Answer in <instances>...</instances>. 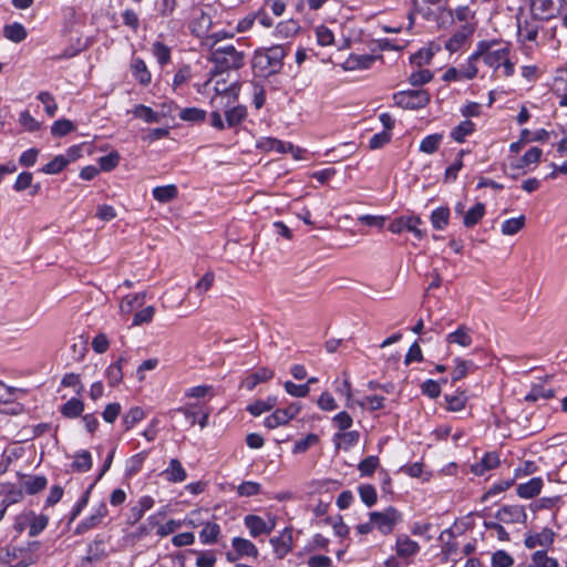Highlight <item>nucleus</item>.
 <instances>
[{"mask_svg": "<svg viewBox=\"0 0 567 567\" xmlns=\"http://www.w3.org/2000/svg\"><path fill=\"white\" fill-rule=\"evenodd\" d=\"M567 7V0H532V14L542 20L557 17Z\"/></svg>", "mask_w": 567, "mask_h": 567, "instance_id": "nucleus-9", "label": "nucleus"}, {"mask_svg": "<svg viewBox=\"0 0 567 567\" xmlns=\"http://www.w3.org/2000/svg\"><path fill=\"white\" fill-rule=\"evenodd\" d=\"M231 546L234 551H236L240 558L251 557L257 558L259 555L258 548L256 545L246 538L243 537H234L231 539Z\"/></svg>", "mask_w": 567, "mask_h": 567, "instance_id": "nucleus-20", "label": "nucleus"}, {"mask_svg": "<svg viewBox=\"0 0 567 567\" xmlns=\"http://www.w3.org/2000/svg\"><path fill=\"white\" fill-rule=\"evenodd\" d=\"M277 405V398L269 396L264 401H256L255 403L248 405L247 410L250 414L258 416L264 412L272 410Z\"/></svg>", "mask_w": 567, "mask_h": 567, "instance_id": "nucleus-48", "label": "nucleus"}, {"mask_svg": "<svg viewBox=\"0 0 567 567\" xmlns=\"http://www.w3.org/2000/svg\"><path fill=\"white\" fill-rule=\"evenodd\" d=\"M71 467L76 472H87L92 467L91 453L86 450H82L79 453H76Z\"/></svg>", "mask_w": 567, "mask_h": 567, "instance_id": "nucleus-40", "label": "nucleus"}, {"mask_svg": "<svg viewBox=\"0 0 567 567\" xmlns=\"http://www.w3.org/2000/svg\"><path fill=\"white\" fill-rule=\"evenodd\" d=\"M84 410V404L76 398L70 399L61 408V413L66 417H78Z\"/></svg>", "mask_w": 567, "mask_h": 567, "instance_id": "nucleus-50", "label": "nucleus"}, {"mask_svg": "<svg viewBox=\"0 0 567 567\" xmlns=\"http://www.w3.org/2000/svg\"><path fill=\"white\" fill-rule=\"evenodd\" d=\"M480 59L493 69L496 76L511 78L515 73L512 45L508 42L481 41L476 47Z\"/></svg>", "mask_w": 567, "mask_h": 567, "instance_id": "nucleus-1", "label": "nucleus"}, {"mask_svg": "<svg viewBox=\"0 0 567 567\" xmlns=\"http://www.w3.org/2000/svg\"><path fill=\"white\" fill-rule=\"evenodd\" d=\"M125 361L123 357H121L115 363L111 364L105 372L107 382L111 386H115L122 382L123 372H122V363Z\"/></svg>", "mask_w": 567, "mask_h": 567, "instance_id": "nucleus-42", "label": "nucleus"}, {"mask_svg": "<svg viewBox=\"0 0 567 567\" xmlns=\"http://www.w3.org/2000/svg\"><path fill=\"white\" fill-rule=\"evenodd\" d=\"M131 69L134 78L138 81V83L142 85H147L151 82V73L142 59L134 58L131 63Z\"/></svg>", "mask_w": 567, "mask_h": 567, "instance_id": "nucleus-30", "label": "nucleus"}, {"mask_svg": "<svg viewBox=\"0 0 567 567\" xmlns=\"http://www.w3.org/2000/svg\"><path fill=\"white\" fill-rule=\"evenodd\" d=\"M514 558L505 550H497L492 555V567H512Z\"/></svg>", "mask_w": 567, "mask_h": 567, "instance_id": "nucleus-58", "label": "nucleus"}, {"mask_svg": "<svg viewBox=\"0 0 567 567\" xmlns=\"http://www.w3.org/2000/svg\"><path fill=\"white\" fill-rule=\"evenodd\" d=\"M319 442V436L317 434L310 433L305 439L298 440L295 442L292 453L300 454L305 453L309 447L316 445Z\"/></svg>", "mask_w": 567, "mask_h": 567, "instance_id": "nucleus-54", "label": "nucleus"}, {"mask_svg": "<svg viewBox=\"0 0 567 567\" xmlns=\"http://www.w3.org/2000/svg\"><path fill=\"white\" fill-rule=\"evenodd\" d=\"M290 421L287 412L284 409H277L271 415L267 416L264 421V425L268 429H275L280 425H285Z\"/></svg>", "mask_w": 567, "mask_h": 567, "instance_id": "nucleus-49", "label": "nucleus"}, {"mask_svg": "<svg viewBox=\"0 0 567 567\" xmlns=\"http://www.w3.org/2000/svg\"><path fill=\"white\" fill-rule=\"evenodd\" d=\"M3 35L6 39L14 43H20L27 38L28 33L23 24L13 22L4 25Z\"/></svg>", "mask_w": 567, "mask_h": 567, "instance_id": "nucleus-31", "label": "nucleus"}, {"mask_svg": "<svg viewBox=\"0 0 567 567\" xmlns=\"http://www.w3.org/2000/svg\"><path fill=\"white\" fill-rule=\"evenodd\" d=\"M360 433L358 431H342L333 435V442L337 449L350 450L358 444Z\"/></svg>", "mask_w": 567, "mask_h": 567, "instance_id": "nucleus-27", "label": "nucleus"}, {"mask_svg": "<svg viewBox=\"0 0 567 567\" xmlns=\"http://www.w3.org/2000/svg\"><path fill=\"white\" fill-rule=\"evenodd\" d=\"M471 329L466 326H460L455 331L446 336L447 343H455L461 347H470L472 344Z\"/></svg>", "mask_w": 567, "mask_h": 567, "instance_id": "nucleus-28", "label": "nucleus"}, {"mask_svg": "<svg viewBox=\"0 0 567 567\" xmlns=\"http://www.w3.org/2000/svg\"><path fill=\"white\" fill-rule=\"evenodd\" d=\"M225 120L228 127H235L243 123L247 117V109L244 105L231 104L229 107H224Z\"/></svg>", "mask_w": 567, "mask_h": 567, "instance_id": "nucleus-24", "label": "nucleus"}, {"mask_svg": "<svg viewBox=\"0 0 567 567\" xmlns=\"http://www.w3.org/2000/svg\"><path fill=\"white\" fill-rule=\"evenodd\" d=\"M245 526L249 529L251 537L256 538L262 534H270L271 526H267V522L257 515H247L244 518Z\"/></svg>", "mask_w": 567, "mask_h": 567, "instance_id": "nucleus-21", "label": "nucleus"}, {"mask_svg": "<svg viewBox=\"0 0 567 567\" xmlns=\"http://www.w3.org/2000/svg\"><path fill=\"white\" fill-rule=\"evenodd\" d=\"M554 539V530L545 527L539 533L528 534L525 537L524 544L529 549L540 547L542 549L546 550L548 547L553 545Z\"/></svg>", "mask_w": 567, "mask_h": 567, "instance_id": "nucleus-13", "label": "nucleus"}, {"mask_svg": "<svg viewBox=\"0 0 567 567\" xmlns=\"http://www.w3.org/2000/svg\"><path fill=\"white\" fill-rule=\"evenodd\" d=\"M35 563L32 554L22 548H6L0 551V567H29Z\"/></svg>", "mask_w": 567, "mask_h": 567, "instance_id": "nucleus-8", "label": "nucleus"}, {"mask_svg": "<svg viewBox=\"0 0 567 567\" xmlns=\"http://www.w3.org/2000/svg\"><path fill=\"white\" fill-rule=\"evenodd\" d=\"M25 395V390L13 388L0 381V404H9Z\"/></svg>", "mask_w": 567, "mask_h": 567, "instance_id": "nucleus-32", "label": "nucleus"}, {"mask_svg": "<svg viewBox=\"0 0 567 567\" xmlns=\"http://www.w3.org/2000/svg\"><path fill=\"white\" fill-rule=\"evenodd\" d=\"M145 417L144 411L138 408H132L123 417V423L126 430L132 429L136 423L142 421Z\"/></svg>", "mask_w": 567, "mask_h": 567, "instance_id": "nucleus-57", "label": "nucleus"}, {"mask_svg": "<svg viewBox=\"0 0 567 567\" xmlns=\"http://www.w3.org/2000/svg\"><path fill=\"white\" fill-rule=\"evenodd\" d=\"M543 486L544 482L542 477H533L526 483L518 484L516 492L522 498H533L540 493Z\"/></svg>", "mask_w": 567, "mask_h": 567, "instance_id": "nucleus-23", "label": "nucleus"}, {"mask_svg": "<svg viewBox=\"0 0 567 567\" xmlns=\"http://www.w3.org/2000/svg\"><path fill=\"white\" fill-rule=\"evenodd\" d=\"M300 30L299 22L289 19L279 22L275 28V37L279 39H290L293 38Z\"/></svg>", "mask_w": 567, "mask_h": 567, "instance_id": "nucleus-29", "label": "nucleus"}, {"mask_svg": "<svg viewBox=\"0 0 567 567\" xmlns=\"http://www.w3.org/2000/svg\"><path fill=\"white\" fill-rule=\"evenodd\" d=\"M518 567H559V565L555 558L548 556L547 550L538 549L532 554L528 561Z\"/></svg>", "mask_w": 567, "mask_h": 567, "instance_id": "nucleus-19", "label": "nucleus"}, {"mask_svg": "<svg viewBox=\"0 0 567 567\" xmlns=\"http://www.w3.org/2000/svg\"><path fill=\"white\" fill-rule=\"evenodd\" d=\"M47 483L48 481L44 476H27L22 481V487L28 494L32 495L43 489Z\"/></svg>", "mask_w": 567, "mask_h": 567, "instance_id": "nucleus-43", "label": "nucleus"}, {"mask_svg": "<svg viewBox=\"0 0 567 567\" xmlns=\"http://www.w3.org/2000/svg\"><path fill=\"white\" fill-rule=\"evenodd\" d=\"M542 28V19L537 17H523L517 18V37L518 41L535 42L538 37V31Z\"/></svg>", "mask_w": 567, "mask_h": 567, "instance_id": "nucleus-10", "label": "nucleus"}, {"mask_svg": "<svg viewBox=\"0 0 567 567\" xmlns=\"http://www.w3.org/2000/svg\"><path fill=\"white\" fill-rule=\"evenodd\" d=\"M208 60L214 63V69L210 71L214 78L224 72L240 69L245 63V54L234 45H225L213 49ZM212 80L209 79L205 85H208Z\"/></svg>", "mask_w": 567, "mask_h": 567, "instance_id": "nucleus-4", "label": "nucleus"}, {"mask_svg": "<svg viewBox=\"0 0 567 567\" xmlns=\"http://www.w3.org/2000/svg\"><path fill=\"white\" fill-rule=\"evenodd\" d=\"M163 475L168 482L182 483L186 480L187 474L182 463L177 458H172Z\"/></svg>", "mask_w": 567, "mask_h": 567, "instance_id": "nucleus-26", "label": "nucleus"}, {"mask_svg": "<svg viewBox=\"0 0 567 567\" xmlns=\"http://www.w3.org/2000/svg\"><path fill=\"white\" fill-rule=\"evenodd\" d=\"M455 363L456 364L452 371V382H456L466 377L468 370L474 367V363L472 361L461 359H456Z\"/></svg>", "mask_w": 567, "mask_h": 567, "instance_id": "nucleus-55", "label": "nucleus"}, {"mask_svg": "<svg viewBox=\"0 0 567 567\" xmlns=\"http://www.w3.org/2000/svg\"><path fill=\"white\" fill-rule=\"evenodd\" d=\"M478 60H480V55L477 54V51L475 50V52L468 56L466 63L458 68L460 72L462 74V78L464 80H472L477 75L478 69L476 66V62Z\"/></svg>", "mask_w": 567, "mask_h": 567, "instance_id": "nucleus-39", "label": "nucleus"}, {"mask_svg": "<svg viewBox=\"0 0 567 567\" xmlns=\"http://www.w3.org/2000/svg\"><path fill=\"white\" fill-rule=\"evenodd\" d=\"M284 386L287 393L295 398H305L310 392L308 384H296L291 381H286Z\"/></svg>", "mask_w": 567, "mask_h": 567, "instance_id": "nucleus-60", "label": "nucleus"}, {"mask_svg": "<svg viewBox=\"0 0 567 567\" xmlns=\"http://www.w3.org/2000/svg\"><path fill=\"white\" fill-rule=\"evenodd\" d=\"M145 293L127 295L123 298L120 309L122 313H130L135 307H141L144 303Z\"/></svg>", "mask_w": 567, "mask_h": 567, "instance_id": "nucleus-47", "label": "nucleus"}, {"mask_svg": "<svg viewBox=\"0 0 567 567\" xmlns=\"http://www.w3.org/2000/svg\"><path fill=\"white\" fill-rule=\"evenodd\" d=\"M107 515V507L105 503H100L95 508L94 512L83 520H81L76 528L75 534L82 535L86 533L87 530L96 527L102 523L104 517Z\"/></svg>", "mask_w": 567, "mask_h": 567, "instance_id": "nucleus-15", "label": "nucleus"}, {"mask_svg": "<svg viewBox=\"0 0 567 567\" xmlns=\"http://www.w3.org/2000/svg\"><path fill=\"white\" fill-rule=\"evenodd\" d=\"M450 219V209L447 207H439L431 214V223L437 230L444 229Z\"/></svg>", "mask_w": 567, "mask_h": 567, "instance_id": "nucleus-46", "label": "nucleus"}, {"mask_svg": "<svg viewBox=\"0 0 567 567\" xmlns=\"http://www.w3.org/2000/svg\"><path fill=\"white\" fill-rule=\"evenodd\" d=\"M384 400V396L381 395H368L362 401H359L358 404L370 411H377L383 408Z\"/></svg>", "mask_w": 567, "mask_h": 567, "instance_id": "nucleus-63", "label": "nucleus"}, {"mask_svg": "<svg viewBox=\"0 0 567 567\" xmlns=\"http://www.w3.org/2000/svg\"><path fill=\"white\" fill-rule=\"evenodd\" d=\"M392 99L402 109L419 110L430 102V94L425 90H408L394 93Z\"/></svg>", "mask_w": 567, "mask_h": 567, "instance_id": "nucleus-6", "label": "nucleus"}, {"mask_svg": "<svg viewBox=\"0 0 567 567\" xmlns=\"http://www.w3.org/2000/svg\"><path fill=\"white\" fill-rule=\"evenodd\" d=\"M474 123L470 120L462 121L451 131V138L457 143H463L474 132Z\"/></svg>", "mask_w": 567, "mask_h": 567, "instance_id": "nucleus-35", "label": "nucleus"}, {"mask_svg": "<svg viewBox=\"0 0 567 567\" xmlns=\"http://www.w3.org/2000/svg\"><path fill=\"white\" fill-rule=\"evenodd\" d=\"M38 100L44 104L45 113L52 117L58 111V104L54 101L53 95L50 92L42 91L38 94Z\"/></svg>", "mask_w": 567, "mask_h": 567, "instance_id": "nucleus-56", "label": "nucleus"}, {"mask_svg": "<svg viewBox=\"0 0 567 567\" xmlns=\"http://www.w3.org/2000/svg\"><path fill=\"white\" fill-rule=\"evenodd\" d=\"M433 78V74L430 70L421 69L417 70L409 76V82L413 86H420L425 83H429Z\"/></svg>", "mask_w": 567, "mask_h": 567, "instance_id": "nucleus-61", "label": "nucleus"}, {"mask_svg": "<svg viewBox=\"0 0 567 567\" xmlns=\"http://www.w3.org/2000/svg\"><path fill=\"white\" fill-rule=\"evenodd\" d=\"M220 534V527L216 523H206L199 533V538L203 544H214Z\"/></svg>", "mask_w": 567, "mask_h": 567, "instance_id": "nucleus-41", "label": "nucleus"}, {"mask_svg": "<svg viewBox=\"0 0 567 567\" xmlns=\"http://www.w3.org/2000/svg\"><path fill=\"white\" fill-rule=\"evenodd\" d=\"M485 215V205L477 203L465 212L463 216V225L467 228L474 227Z\"/></svg>", "mask_w": 567, "mask_h": 567, "instance_id": "nucleus-33", "label": "nucleus"}, {"mask_svg": "<svg viewBox=\"0 0 567 567\" xmlns=\"http://www.w3.org/2000/svg\"><path fill=\"white\" fill-rule=\"evenodd\" d=\"M269 542L276 557L282 559L292 548V529L286 527L279 536L270 538Z\"/></svg>", "mask_w": 567, "mask_h": 567, "instance_id": "nucleus-16", "label": "nucleus"}, {"mask_svg": "<svg viewBox=\"0 0 567 567\" xmlns=\"http://www.w3.org/2000/svg\"><path fill=\"white\" fill-rule=\"evenodd\" d=\"M420 545L405 534L396 536L395 551L401 558L415 556L420 551Z\"/></svg>", "mask_w": 567, "mask_h": 567, "instance_id": "nucleus-18", "label": "nucleus"}, {"mask_svg": "<svg viewBox=\"0 0 567 567\" xmlns=\"http://www.w3.org/2000/svg\"><path fill=\"white\" fill-rule=\"evenodd\" d=\"M499 465V457L494 452L486 453L483 458L476 464L472 465V472L477 476L485 475L488 471Z\"/></svg>", "mask_w": 567, "mask_h": 567, "instance_id": "nucleus-25", "label": "nucleus"}, {"mask_svg": "<svg viewBox=\"0 0 567 567\" xmlns=\"http://www.w3.org/2000/svg\"><path fill=\"white\" fill-rule=\"evenodd\" d=\"M496 518L505 524H518L526 522L527 514L520 505H507L497 511Z\"/></svg>", "mask_w": 567, "mask_h": 567, "instance_id": "nucleus-14", "label": "nucleus"}, {"mask_svg": "<svg viewBox=\"0 0 567 567\" xmlns=\"http://www.w3.org/2000/svg\"><path fill=\"white\" fill-rule=\"evenodd\" d=\"M30 520L29 536L31 537H35L41 534L49 524V517L47 515H38L33 511H31Z\"/></svg>", "mask_w": 567, "mask_h": 567, "instance_id": "nucleus-37", "label": "nucleus"}, {"mask_svg": "<svg viewBox=\"0 0 567 567\" xmlns=\"http://www.w3.org/2000/svg\"><path fill=\"white\" fill-rule=\"evenodd\" d=\"M444 135L442 133H435L425 136L421 142L419 150L425 154H433L437 151Z\"/></svg>", "mask_w": 567, "mask_h": 567, "instance_id": "nucleus-36", "label": "nucleus"}, {"mask_svg": "<svg viewBox=\"0 0 567 567\" xmlns=\"http://www.w3.org/2000/svg\"><path fill=\"white\" fill-rule=\"evenodd\" d=\"M274 377V371L268 368H259L255 372L250 373L246 379L241 382V386L251 391L259 383L266 382Z\"/></svg>", "mask_w": 567, "mask_h": 567, "instance_id": "nucleus-22", "label": "nucleus"}, {"mask_svg": "<svg viewBox=\"0 0 567 567\" xmlns=\"http://www.w3.org/2000/svg\"><path fill=\"white\" fill-rule=\"evenodd\" d=\"M74 130V125L71 121L62 118L58 120L51 126V133L54 136H64Z\"/></svg>", "mask_w": 567, "mask_h": 567, "instance_id": "nucleus-62", "label": "nucleus"}, {"mask_svg": "<svg viewBox=\"0 0 567 567\" xmlns=\"http://www.w3.org/2000/svg\"><path fill=\"white\" fill-rule=\"evenodd\" d=\"M133 115L146 123H159L162 118L169 116L168 110H153L144 104H137L133 111Z\"/></svg>", "mask_w": 567, "mask_h": 567, "instance_id": "nucleus-17", "label": "nucleus"}, {"mask_svg": "<svg viewBox=\"0 0 567 567\" xmlns=\"http://www.w3.org/2000/svg\"><path fill=\"white\" fill-rule=\"evenodd\" d=\"M375 61V56L370 54L352 55L348 63L351 68L369 69Z\"/></svg>", "mask_w": 567, "mask_h": 567, "instance_id": "nucleus-59", "label": "nucleus"}, {"mask_svg": "<svg viewBox=\"0 0 567 567\" xmlns=\"http://www.w3.org/2000/svg\"><path fill=\"white\" fill-rule=\"evenodd\" d=\"M421 224L422 220L419 216H400L391 221L389 230L393 234H401L403 230H408L421 240L425 236V233L419 228Z\"/></svg>", "mask_w": 567, "mask_h": 567, "instance_id": "nucleus-11", "label": "nucleus"}, {"mask_svg": "<svg viewBox=\"0 0 567 567\" xmlns=\"http://www.w3.org/2000/svg\"><path fill=\"white\" fill-rule=\"evenodd\" d=\"M445 401L447 404V410L457 412L465 408L467 398L463 392L458 394H446Z\"/></svg>", "mask_w": 567, "mask_h": 567, "instance_id": "nucleus-53", "label": "nucleus"}, {"mask_svg": "<svg viewBox=\"0 0 567 567\" xmlns=\"http://www.w3.org/2000/svg\"><path fill=\"white\" fill-rule=\"evenodd\" d=\"M358 492L361 501L368 506L371 507L377 503L378 495L374 486L370 484H363L358 487Z\"/></svg>", "mask_w": 567, "mask_h": 567, "instance_id": "nucleus-51", "label": "nucleus"}, {"mask_svg": "<svg viewBox=\"0 0 567 567\" xmlns=\"http://www.w3.org/2000/svg\"><path fill=\"white\" fill-rule=\"evenodd\" d=\"M213 27V19L209 12L202 8H195L189 23L190 32L198 38H206Z\"/></svg>", "mask_w": 567, "mask_h": 567, "instance_id": "nucleus-12", "label": "nucleus"}, {"mask_svg": "<svg viewBox=\"0 0 567 567\" xmlns=\"http://www.w3.org/2000/svg\"><path fill=\"white\" fill-rule=\"evenodd\" d=\"M369 517L382 535L391 534L394 527L402 520V514L392 506L386 507L382 512H371Z\"/></svg>", "mask_w": 567, "mask_h": 567, "instance_id": "nucleus-5", "label": "nucleus"}, {"mask_svg": "<svg viewBox=\"0 0 567 567\" xmlns=\"http://www.w3.org/2000/svg\"><path fill=\"white\" fill-rule=\"evenodd\" d=\"M177 187L173 184L157 186L153 189V197L161 203H168L177 197Z\"/></svg>", "mask_w": 567, "mask_h": 567, "instance_id": "nucleus-38", "label": "nucleus"}, {"mask_svg": "<svg viewBox=\"0 0 567 567\" xmlns=\"http://www.w3.org/2000/svg\"><path fill=\"white\" fill-rule=\"evenodd\" d=\"M379 463L380 462H379L378 456L371 455V456L365 457L358 465L360 475L361 476L372 475L375 472V470L378 468Z\"/></svg>", "mask_w": 567, "mask_h": 567, "instance_id": "nucleus-52", "label": "nucleus"}, {"mask_svg": "<svg viewBox=\"0 0 567 567\" xmlns=\"http://www.w3.org/2000/svg\"><path fill=\"white\" fill-rule=\"evenodd\" d=\"M214 90L215 95L210 99V105L214 110L209 116V124L212 127L223 131L227 124L226 121H223L220 111L236 103L240 86L236 81L227 84L226 81L223 80L216 81Z\"/></svg>", "mask_w": 567, "mask_h": 567, "instance_id": "nucleus-3", "label": "nucleus"}, {"mask_svg": "<svg viewBox=\"0 0 567 567\" xmlns=\"http://www.w3.org/2000/svg\"><path fill=\"white\" fill-rule=\"evenodd\" d=\"M206 111L198 107H185L179 111V118L185 122L202 123L206 118Z\"/></svg>", "mask_w": 567, "mask_h": 567, "instance_id": "nucleus-44", "label": "nucleus"}, {"mask_svg": "<svg viewBox=\"0 0 567 567\" xmlns=\"http://www.w3.org/2000/svg\"><path fill=\"white\" fill-rule=\"evenodd\" d=\"M288 53L289 47L282 44L256 50L251 62L255 74L260 78H268L279 73Z\"/></svg>", "mask_w": 567, "mask_h": 567, "instance_id": "nucleus-2", "label": "nucleus"}, {"mask_svg": "<svg viewBox=\"0 0 567 567\" xmlns=\"http://www.w3.org/2000/svg\"><path fill=\"white\" fill-rule=\"evenodd\" d=\"M153 54L162 65L166 64L171 59L169 48L162 42H155L153 44Z\"/></svg>", "mask_w": 567, "mask_h": 567, "instance_id": "nucleus-64", "label": "nucleus"}, {"mask_svg": "<svg viewBox=\"0 0 567 567\" xmlns=\"http://www.w3.org/2000/svg\"><path fill=\"white\" fill-rule=\"evenodd\" d=\"M444 6L445 0H413V9L409 14L410 25L415 14L429 21L436 20Z\"/></svg>", "mask_w": 567, "mask_h": 567, "instance_id": "nucleus-7", "label": "nucleus"}, {"mask_svg": "<svg viewBox=\"0 0 567 567\" xmlns=\"http://www.w3.org/2000/svg\"><path fill=\"white\" fill-rule=\"evenodd\" d=\"M526 218L524 215L506 219L501 225V233L505 236H514L524 228Z\"/></svg>", "mask_w": 567, "mask_h": 567, "instance_id": "nucleus-34", "label": "nucleus"}, {"mask_svg": "<svg viewBox=\"0 0 567 567\" xmlns=\"http://www.w3.org/2000/svg\"><path fill=\"white\" fill-rule=\"evenodd\" d=\"M70 164L64 155H56L52 161L41 168V172L49 175L59 174Z\"/></svg>", "mask_w": 567, "mask_h": 567, "instance_id": "nucleus-45", "label": "nucleus"}]
</instances>
